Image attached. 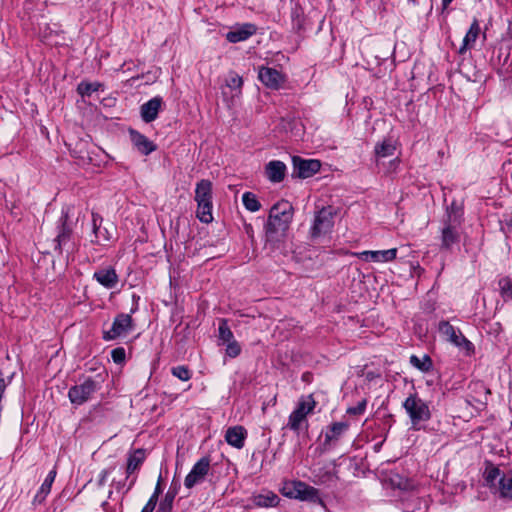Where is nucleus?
<instances>
[{
    "instance_id": "obj_23",
    "label": "nucleus",
    "mask_w": 512,
    "mask_h": 512,
    "mask_svg": "<svg viewBox=\"0 0 512 512\" xmlns=\"http://www.w3.org/2000/svg\"><path fill=\"white\" fill-rule=\"evenodd\" d=\"M103 219L97 213H92V226H93V234L94 239L91 241L97 244H100L102 241H109L112 238V234L109 232L108 228L101 229V223Z\"/></svg>"
},
{
    "instance_id": "obj_45",
    "label": "nucleus",
    "mask_w": 512,
    "mask_h": 512,
    "mask_svg": "<svg viewBox=\"0 0 512 512\" xmlns=\"http://www.w3.org/2000/svg\"><path fill=\"white\" fill-rule=\"evenodd\" d=\"M108 470H102L99 474V485H103L107 479Z\"/></svg>"
},
{
    "instance_id": "obj_8",
    "label": "nucleus",
    "mask_w": 512,
    "mask_h": 512,
    "mask_svg": "<svg viewBox=\"0 0 512 512\" xmlns=\"http://www.w3.org/2000/svg\"><path fill=\"white\" fill-rule=\"evenodd\" d=\"M98 390V384L91 378L69 389L68 397L73 404L82 405Z\"/></svg>"
},
{
    "instance_id": "obj_16",
    "label": "nucleus",
    "mask_w": 512,
    "mask_h": 512,
    "mask_svg": "<svg viewBox=\"0 0 512 512\" xmlns=\"http://www.w3.org/2000/svg\"><path fill=\"white\" fill-rule=\"evenodd\" d=\"M257 31V27L252 23H244L235 26L226 34V39L230 43H238L247 40Z\"/></svg>"
},
{
    "instance_id": "obj_3",
    "label": "nucleus",
    "mask_w": 512,
    "mask_h": 512,
    "mask_svg": "<svg viewBox=\"0 0 512 512\" xmlns=\"http://www.w3.org/2000/svg\"><path fill=\"white\" fill-rule=\"evenodd\" d=\"M283 495L288 498L309 501L312 503H321L319 491L302 481H291L284 485Z\"/></svg>"
},
{
    "instance_id": "obj_34",
    "label": "nucleus",
    "mask_w": 512,
    "mask_h": 512,
    "mask_svg": "<svg viewBox=\"0 0 512 512\" xmlns=\"http://www.w3.org/2000/svg\"><path fill=\"white\" fill-rule=\"evenodd\" d=\"M410 363L422 372H428L432 368V360L428 355H424L422 358L412 355Z\"/></svg>"
},
{
    "instance_id": "obj_26",
    "label": "nucleus",
    "mask_w": 512,
    "mask_h": 512,
    "mask_svg": "<svg viewBox=\"0 0 512 512\" xmlns=\"http://www.w3.org/2000/svg\"><path fill=\"white\" fill-rule=\"evenodd\" d=\"M146 458V452L144 449H136L128 456L126 473L127 477L135 473L143 464Z\"/></svg>"
},
{
    "instance_id": "obj_24",
    "label": "nucleus",
    "mask_w": 512,
    "mask_h": 512,
    "mask_svg": "<svg viewBox=\"0 0 512 512\" xmlns=\"http://www.w3.org/2000/svg\"><path fill=\"white\" fill-rule=\"evenodd\" d=\"M56 474L57 471L55 468L48 473L44 482L42 483L41 487L39 488L38 492L36 493L33 499V504H42L45 501L46 497L49 495L51 491V487L55 480Z\"/></svg>"
},
{
    "instance_id": "obj_32",
    "label": "nucleus",
    "mask_w": 512,
    "mask_h": 512,
    "mask_svg": "<svg viewBox=\"0 0 512 512\" xmlns=\"http://www.w3.org/2000/svg\"><path fill=\"white\" fill-rule=\"evenodd\" d=\"M177 495V488L171 487L159 504L157 512H172L173 502Z\"/></svg>"
},
{
    "instance_id": "obj_29",
    "label": "nucleus",
    "mask_w": 512,
    "mask_h": 512,
    "mask_svg": "<svg viewBox=\"0 0 512 512\" xmlns=\"http://www.w3.org/2000/svg\"><path fill=\"white\" fill-rule=\"evenodd\" d=\"M252 501L258 507H275L279 503V497L273 492H266L253 496Z\"/></svg>"
},
{
    "instance_id": "obj_33",
    "label": "nucleus",
    "mask_w": 512,
    "mask_h": 512,
    "mask_svg": "<svg viewBox=\"0 0 512 512\" xmlns=\"http://www.w3.org/2000/svg\"><path fill=\"white\" fill-rule=\"evenodd\" d=\"M103 87L100 82H85L82 81L77 86V92L82 97H90L94 92H97Z\"/></svg>"
},
{
    "instance_id": "obj_36",
    "label": "nucleus",
    "mask_w": 512,
    "mask_h": 512,
    "mask_svg": "<svg viewBox=\"0 0 512 512\" xmlns=\"http://www.w3.org/2000/svg\"><path fill=\"white\" fill-rule=\"evenodd\" d=\"M225 82L228 88L236 91V93L234 94L235 96H238L241 93L243 80L242 77H240L237 73L230 72Z\"/></svg>"
},
{
    "instance_id": "obj_28",
    "label": "nucleus",
    "mask_w": 512,
    "mask_h": 512,
    "mask_svg": "<svg viewBox=\"0 0 512 512\" xmlns=\"http://www.w3.org/2000/svg\"><path fill=\"white\" fill-rule=\"evenodd\" d=\"M395 145L391 139H384L382 142L377 143L374 149L375 157L378 160L394 155Z\"/></svg>"
},
{
    "instance_id": "obj_30",
    "label": "nucleus",
    "mask_w": 512,
    "mask_h": 512,
    "mask_svg": "<svg viewBox=\"0 0 512 512\" xmlns=\"http://www.w3.org/2000/svg\"><path fill=\"white\" fill-rule=\"evenodd\" d=\"M348 424L346 422L333 423L325 434V442L338 440L339 437L347 430Z\"/></svg>"
},
{
    "instance_id": "obj_25",
    "label": "nucleus",
    "mask_w": 512,
    "mask_h": 512,
    "mask_svg": "<svg viewBox=\"0 0 512 512\" xmlns=\"http://www.w3.org/2000/svg\"><path fill=\"white\" fill-rule=\"evenodd\" d=\"M479 33L480 26L478 21L475 19L463 38L462 45L460 46L458 53L464 54L468 49H471L474 46Z\"/></svg>"
},
{
    "instance_id": "obj_37",
    "label": "nucleus",
    "mask_w": 512,
    "mask_h": 512,
    "mask_svg": "<svg viewBox=\"0 0 512 512\" xmlns=\"http://www.w3.org/2000/svg\"><path fill=\"white\" fill-rule=\"evenodd\" d=\"M500 294L502 298L507 300H512V281L508 277H503L498 282Z\"/></svg>"
},
{
    "instance_id": "obj_5",
    "label": "nucleus",
    "mask_w": 512,
    "mask_h": 512,
    "mask_svg": "<svg viewBox=\"0 0 512 512\" xmlns=\"http://www.w3.org/2000/svg\"><path fill=\"white\" fill-rule=\"evenodd\" d=\"M486 481L495 487L500 497L512 499V471L501 474L498 468H492L486 472Z\"/></svg>"
},
{
    "instance_id": "obj_20",
    "label": "nucleus",
    "mask_w": 512,
    "mask_h": 512,
    "mask_svg": "<svg viewBox=\"0 0 512 512\" xmlns=\"http://www.w3.org/2000/svg\"><path fill=\"white\" fill-rule=\"evenodd\" d=\"M129 134L134 148H136L142 155H149L156 150V145L145 135L132 129L130 130Z\"/></svg>"
},
{
    "instance_id": "obj_13",
    "label": "nucleus",
    "mask_w": 512,
    "mask_h": 512,
    "mask_svg": "<svg viewBox=\"0 0 512 512\" xmlns=\"http://www.w3.org/2000/svg\"><path fill=\"white\" fill-rule=\"evenodd\" d=\"M351 255L358 257L364 261L384 263V262H390L396 258L397 249L392 248V249L380 250V251L352 252Z\"/></svg>"
},
{
    "instance_id": "obj_38",
    "label": "nucleus",
    "mask_w": 512,
    "mask_h": 512,
    "mask_svg": "<svg viewBox=\"0 0 512 512\" xmlns=\"http://www.w3.org/2000/svg\"><path fill=\"white\" fill-rule=\"evenodd\" d=\"M218 330H219V340H221L222 343H228V342L234 340L233 333L230 330V328L228 327L226 320H221Z\"/></svg>"
},
{
    "instance_id": "obj_43",
    "label": "nucleus",
    "mask_w": 512,
    "mask_h": 512,
    "mask_svg": "<svg viewBox=\"0 0 512 512\" xmlns=\"http://www.w3.org/2000/svg\"><path fill=\"white\" fill-rule=\"evenodd\" d=\"M161 492H162V489H161V476H159L158 482H157L155 490H154V493L149 498V500H154V502L157 504L158 497L161 494Z\"/></svg>"
},
{
    "instance_id": "obj_46",
    "label": "nucleus",
    "mask_w": 512,
    "mask_h": 512,
    "mask_svg": "<svg viewBox=\"0 0 512 512\" xmlns=\"http://www.w3.org/2000/svg\"><path fill=\"white\" fill-rule=\"evenodd\" d=\"M135 482H136V477H134V478L130 481L127 491H128V490H130V489L134 486Z\"/></svg>"
},
{
    "instance_id": "obj_2",
    "label": "nucleus",
    "mask_w": 512,
    "mask_h": 512,
    "mask_svg": "<svg viewBox=\"0 0 512 512\" xmlns=\"http://www.w3.org/2000/svg\"><path fill=\"white\" fill-rule=\"evenodd\" d=\"M316 407V401L312 394L302 396L298 400L296 408L288 417L286 427L292 430L297 435L300 434L301 430L308 429L307 415L312 413Z\"/></svg>"
},
{
    "instance_id": "obj_15",
    "label": "nucleus",
    "mask_w": 512,
    "mask_h": 512,
    "mask_svg": "<svg viewBox=\"0 0 512 512\" xmlns=\"http://www.w3.org/2000/svg\"><path fill=\"white\" fill-rule=\"evenodd\" d=\"M261 82L271 89H278L284 82V76L281 72L271 67H262L258 74Z\"/></svg>"
},
{
    "instance_id": "obj_21",
    "label": "nucleus",
    "mask_w": 512,
    "mask_h": 512,
    "mask_svg": "<svg viewBox=\"0 0 512 512\" xmlns=\"http://www.w3.org/2000/svg\"><path fill=\"white\" fill-rule=\"evenodd\" d=\"M247 431L243 426L229 427L225 433L226 442L236 449L244 447Z\"/></svg>"
},
{
    "instance_id": "obj_10",
    "label": "nucleus",
    "mask_w": 512,
    "mask_h": 512,
    "mask_svg": "<svg viewBox=\"0 0 512 512\" xmlns=\"http://www.w3.org/2000/svg\"><path fill=\"white\" fill-rule=\"evenodd\" d=\"M293 163V173L292 177L297 178H309L316 174L320 168L321 163L316 159H302L299 156H294L292 158Z\"/></svg>"
},
{
    "instance_id": "obj_7",
    "label": "nucleus",
    "mask_w": 512,
    "mask_h": 512,
    "mask_svg": "<svg viewBox=\"0 0 512 512\" xmlns=\"http://www.w3.org/2000/svg\"><path fill=\"white\" fill-rule=\"evenodd\" d=\"M333 216L334 211L332 207H323L319 210L311 227V237L316 238L328 233L334 224Z\"/></svg>"
},
{
    "instance_id": "obj_19",
    "label": "nucleus",
    "mask_w": 512,
    "mask_h": 512,
    "mask_svg": "<svg viewBox=\"0 0 512 512\" xmlns=\"http://www.w3.org/2000/svg\"><path fill=\"white\" fill-rule=\"evenodd\" d=\"M497 73L503 80H508L512 77V61L510 60L509 49H498L497 55Z\"/></svg>"
},
{
    "instance_id": "obj_1",
    "label": "nucleus",
    "mask_w": 512,
    "mask_h": 512,
    "mask_svg": "<svg viewBox=\"0 0 512 512\" xmlns=\"http://www.w3.org/2000/svg\"><path fill=\"white\" fill-rule=\"evenodd\" d=\"M293 216L292 205L285 200L274 204L269 213L266 235L270 240H279L288 230Z\"/></svg>"
},
{
    "instance_id": "obj_31",
    "label": "nucleus",
    "mask_w": 512,
    "mask_h": 512,
    "mask_svg": "<svg viewBox=\"0 0 512 512\" xmlns=\"http://www.w3.org/2000/svg\"><path fill=\"white\" fill-rule=\"evenodd\" d=\"M212 201L211 202H197V218L202 223H210L213 220L212 216Z\"/></svg>"
},
{
    "instance_id": "obj_11",
    "label": "nucleus",
    "mask_w": 512,
    "mask_h": 512,
    "mask_svg": "<svg viewBox=\"0 0 512 512\" xmlns=\"http://www.w3.org/2000/svg\"><path fill=\"white\" fill-rule=\"evenodd\" d=\"M210 471V458L202 457L192 467L191 471L185 477L184 485L187 489H191L197 484L204 481Z\"/></svg>"
},
{
    "instance_id": "obj_47",
    "label": "nucleus",
    "mask_w": 512,
    "mask_h": 512,
    "mask_svg": "<svg viewBox=\"0 0 512 512\" xmlns=\"http://www.w3.org/2000/svg\"><path fill=\"white\" fill-rule=\"evenodd\" d=\"M453 0H442L443 6L447 7Z\"/></svg>"
},
{
    "instance_id": "obj_40",
    "label": "nucleus",
    "mask_w": 512,
    "mask_h": 512,
    "mask_svg": "<svg viewBox=\"0 0 512 512\" xmlns=\"http://www.w3.org/2000/svg\"><path fill=\"white\" fill-rule=\"evenodd\" d=\"M112 360L116 364H121L125 361L126 352L123 347H117L111 351Z\"/></svg>"
},
{
    "instance_id": "obj_18",
    "label": "nucleus",
    "mask_w": 512,
    "mask_h": 512,
    "mask_svg": "<svg viewBox=\"0 0 512 512\" xmlns=\"http://www.w3.org/2000/svg\"><path fill=\"white\" fill-rule=\"evenodd\" d=\"M93 278L106 289H113L118 284V275L114 268L104 267L94 272Z\"/></svg>"
},
{
    "instance_id": "obj_14",
    "label": "nucleus",
    "mask_w": 512,
    "mask_h": 512,
    "mask_svg": "<svg viewBox=\"0 0 512 512\" xmlns=\"http://www.w3.org/2000/svg\"><path fill=\"white\" fill-rule=\"evenodd\" d=\"M68 220H69V210L68 209L62 210V215L59 219V223H60L59 232L55 239V241L57 243L56 249H58L59 251H61L62 248L64 246H66L68 244V242H70V240H71L72 227H71V225H69Z\"/></svg>"
},
{
    "instance_id": "obj_22",
    "label": "nucleus",
    "mask_w": 512,
    "mask_h": 512,
    "mask_svg": "<svg viewBox=\"0 0 512 512\" xmlns=\"http://www.w3.org/2000/svg\"><path fill=\"white\" fill-rule=\"evenodd\" d=\"M286 170V165L282 161L273 160L266 165L265 174L271 182L279 183L284 180Z\"/></svg>"
},
{
    "instance_id": "obj_39",
    "label": "nucleus",
    "mask_w": 512,
    "mask_h": 512,
    "mask_svg": "<svg viewBox=\"0 0 512 512\" xmlns=\"http://www.w3.org/2000/svg\"><path fill=\"white\" fill-rule=\"evenodd\" d=\"M171 373L173 376L182 381L190 380L192 373L190 369L185 365H179L171 368Z\"/></svg>"
},
{
    "instance_id": "obj_41",
    "label": "nucleus",
    "mask_w": 512,
    "mask_h": 512,
    "mask_svg": "<svg viewBox=\"0 0 512 512\" xmlns=\"http://www.w3.org/2000/svg\"><path fill=\"white\" fill-rule=\"evenodd\" d=\"M240 352H241V348L235 340L227 343L226 354L229 357H232V358L237 357L240 354Z\"/></svg>"
},
{
    "instance_id": "obj_6",
    "label": "nucleus",
    "mask_w": 512,
    "mask_h": 512,
    "mask_svg": "<svg viewBox=\"0 0 512 512\" xmlns=\"http://www.w3.org/2000/svg\"><path fill=\"white\" fill-rule=\"evenodd\" d=\"M460 224V217L456 213L448 214V220L441 230V249L450 250L454 244L460 241Z\"/></svg>"
},
{
    "instance_id": "obj_44",
    "label": "nucleus",
    "mask_w": 512,
    "mask_h": 512,
    "mask_svg": "<svg viewBox=\"0 0 512 512\" xmlns=\"http://www.w3.org/2000/svg\"><path fill=\"white\" fill-rule=\"evenodd\" d=\"M156 507V503L154 502V500H148V502L146 503V505L143 507V509L141 510V512H153V510L155 509Z\"/></svg>"
},
{
    "instance_id": "obj_9",
    "label": "nucleus",
    "mask_w": 512,
    "mask_h": 512,
    "mask_svg": "<svg viewBox=\"0 0 512 512\" xmlns=\"http://www.w3.org/2000/svg\"><path fill=\"white\" fill-rule=\"evenodd\" d=\"M133 329L132 318L129 314H118L109 330L103 332V339L106 341L124 337Z\"/></svg>"
},
{
    "instance_id": "obj_35",
    "label": "nucleus",
    "mask_w": 512,
    "mask_h": 512,
    "mask_svg": "<svg viewBox=\"0 0 512 512\" xmlns=\"http://www.w3.org/2000/svg\"><path fill=\"white\" fill-rule=\"evenodd\" d=\"M242 202L244 207L251 212H256L261 208L260 202L252 192H245L242 196Z\"/></svg>"
},
{
    "instance_id": "obj_12",
    "label": "nucleus",
    "mask_w": 512,
    "mask_h": 512,
    "mask_svg": "<svg viewBox=\"0 0 512 512\" xmlns=\"http://www.w3.org/2000/svg\"><path fill=\"white\" fill-rule=\"evenodd\" d=\"M439 332L446 337V339L451 342L452 344L463 347L467 351L472 350V343L467 340L463 334L457 330L455 327H453L449 322L447 321H441L439 323Z\"/></svg>"
},
{
    "instance_id": "obj_4",
    "label": "nucleus",
    "mask_w": 512,
    "mask_h": 512,
    "mask_svg": "<svg viewBox=\"0 0 512 512\" xmlns=\"http://www.w3.org/2000/svg\"><path fill=\"white\" fill-rule=\"evenodd\" d=\"M403 407L413 427L421 422L428 421L431 417L430 409L427 403L422 400L416 393L410 394L403 402Z\"/></svg>"
},
{
    "instance_id": "obj_42",
    "label": "nucleus",
    "mask_w": 512,
    "mask_h": 512,
    "mask_svg": "<svg viewBox=\"0 0 512 512\" xmlns=\"http://www.w3.org/2000/svg\"><path fill=\"white\" fill-rule=\"evenodd\" d=\"M367 401L361 400L356 406L347 409V413L350 415H361L366 409Z\"/></svg>"
},
{
    "instance_id": "obj_27",
    "label": "nucleus",
    "mask_w": 512,
    "mask_h": 512,
    "mask_svg": "<svg viewBox=\"0 0 512 512\" xmlns=\"http://www.w3.org/2000/svg\"><path fill=\"white\" fill-rule=\"evenodd\" d=\"M196 202H211L212 201V183L207 179H202L196 184L195 189Z\"/></svg>"
},
{
    "instance_id": "obj_17",
    "label": "nucleus",
    "mask_w": 512,
    "mask_h": 512,
    "mask_svg": "<svg viewBox=\"0 0 512 512\" xmlns=\"http://www.w3.org/2000/svg\"><path fill=\"white\" fill-rule=\"evenodd\" d=\"M163 100L160 96H156L140 107V115L145 123H150L158 117V113L161 110Z\"/></svg>"
}]
</instances>
